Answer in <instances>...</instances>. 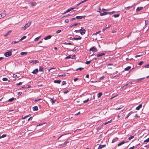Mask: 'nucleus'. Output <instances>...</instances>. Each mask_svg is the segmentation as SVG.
Listing matches in <instances>:
<instances>
[{
  "label": "nucleus",
  "mask_w": 149,
  "mask_h": 149,
  "mask_svg": "<svg viewBox=\"0 0 149 149\" xmlns=\"http://www.w3.org/2000/svg\"><path fill=\"white\" fill-rule=\"evenodd\" d=\"M98 12L100 13V15L101 16L106 15H107L108 14V12H104L103 13H102L100 11H98Z\"/></svg>",
  "instance_id": "6e6552de"
},
{
  "label": "nucleus",
  "mask_w": 149,
  "mask_h": 149,
  "mask_svg": "<svg viewBox=\"0 0 149 149\" xmlns=\"http://www.w3.org/2000/svg\"><path fill=\"white\" fill-rule=\"evenodd\" d=\"M141 56V55H136V56L135 57V58H137V57H140V56Z\"/></svg>",
  "instance_id": "0e129e2a"
},
{
  "label": "nucleus",
  "mask_w": 149,
  "mask_h": 149,
  "mask_svg": "<svg viewBox=\"0 0 149 149\" xmlns=\"http://www.w3.org/2000/svg\"><path fill=\"white\" fill-rule=\"evenodd\" d=\"M125 143V141H123L120 143H119L118 144V146H121V145Z\"/></svg>",
  "instance_id": "b1692460"
},
{
  "label": "nucleus",
  "mask_w": 149,
  "mask_h": 149,
  "mask_svg": "<svg viewBox=\"0 0 149 149\" xmlns=\"http://www.w3.org/2000/svg\"><path fill=\"white\" fill-rule=\"evenodd\" d=\"M13 77H14V78H15V77H17V75H16L15 74H13Z\"/></svg>",
  "instance_id": "603ef678"
},
{
  "label": "nucleus",
  "mask_w": 149,
  "mask_h": 149,
  "mask_svg": "<svg viewBox=\"0 0 149 149\" xmlns=\"http://www.w3.org/2000/svg\"><path fill=\"white\" fill-rule=\"evenodd\" d=\"M68 92V90H66L64 92V93L65 94L67 93Z\"/></svg>",
  "instance_id": "e2e57ef3"
},
{
  "label": "nucleus",
  "mask_w": 149,
  "mask_h": 149,
  "mask_svg": "<svg viewBox=\"0 0 149 149\" xmlns=\"http://www.w3.org/2000/svg\"><path fill=\"white\" fill-rule=\"evenodd\" d=\"M22 82H19V83H17L16 85L17 86L20 85L22 84Z\"/></svg>",
  "instance_id": "49530a36"
},
{
  "label": "nucleus",
  "mask_w": 149,
  "mask_h": 149,
  "mask_svg": "<svg viewBox=\"0 0 149 149\" xmlns=\"http://www.w3.org/2000/svg\"><path fill=\"white\" fill-rule=\"evenodd\" d=\"M40 36H38L37 38H35L34 39V41H37V40H38L40 38Z\"/></svg>",
  "instance_id": "e433bc0d"
},
{
  "label": "nucleus",
  "mask_w": 149,
  "mask_h": 149,
  "mask_svg": "<svg viewBox=\"0 0 149 149\" xmlns=\"http://www.w3.org/2000/svg\"><path fill=\"white\" fill-rule=\"evenodd\" d=\"M12 31L11 30L9 31L4 35V36L6 37Z\"/></svg>",
  "instance_id": "a211bd4d"
},
{
  "label": "nucleus",
  "mask_w": 149,
  "mask_h": 149,
  "mask_svg": "<svg viewBox=\"0 0 149 149\" xmlns=\"http://www.w3.org/2000/svg\"><path fill=\"white\" fill-rule=\"evenodd\" d=\"M31 63H39V61L37 60H34V61H30Z\"/></svg>",
  "instance_id": "f3484780"
},
{
  "label": "nucleus",
  "mask_w": 149,
  "mask_h": 149,
  "mask_svg": "<svg viewBox=\"0 0 149 149\" xmlns=\"http://www.w3.org/2000/svg\"><path fill=\"white\" fill-rule=\"evenodd\" d=\"M105 55V54L104 53H98L97 54V56L98 57H100L102 56H104Z\"/></svg>",
  "instance_id": "f8f14e48"
},
{
  "label": "nucleus",
  "mask_w": 149,
  "mask_h": 149,
  "mask_svg": "<svg viewBox=\"0 0 149 149\" xmlns=\"http://www.w3.org/2000/svg\"><path fill=\"white\" fill-rule=\"evenodd\" d=\"M12 55V52L11 51H9L5 52L4 55L5 56L9 57L11 56Z\"/></svg>",
  "instance_id": "f03ea898"
},
{
  "label": "nucleus",
  "mask_w": 149,
  "mask_h": 149,
  "mask_svg": "<svg viewBox=\"0 0 149 149\" xmlns=\"http://www.w3.org/2000/svg\"><path fill=\"white\" fill-rule=\"evenodd\" d=\"M74 8H70L69 9H68V10H67L65 12L63 13L64 14H65L66 13H68V12H70V11H71V10H73V9H74Z\"/></svg>",
  "instance_id": "9d476101"
},
{
  "label": "nucleus",
  "mask_w": 149,
  "mask_h": 149,
  "mask_svg": "<svg viewBox=\"0 0 149 149\" xmlns=\"http://www.w3.org/2000/svg\"><path fill=\"white\" fill-rule=\"evenodd\" d=\"M118 139V138H115L114 139H113L112 140V143H114V142H115L116 141H117V140Z\"/></svg>",
  "instance_id": "473e14b6"
},
{
  "label": "nucleus",
  "mask_w": 149,
  "mask_h": 149,
  "mask_svg": "<svg viewBox=\"0 0 149 149\" xmlns=\"http://www.w3.org/2000/svg\"><path fill=\"white\" fill-rule=\"evenodd\" d=\"M0 15L3 18L5 17L6 16V14L5 13H3L1 14Z\"/></svg>",
  "instance_id": "bb28decb"
},
{
  "label": "nucleus",
  "mask_w": 149,
  "mask_h": 149,
  "mask_svg": "<svg viewBox=\"0 0 149 149\" xmlns=\"http://www.w3.org/2000/svg\"><path fill=\"white\" fill-rule=\"evenodd\" d=\"M91 61V60L89 61H86L85 62V63L86 64H88L90 63Z\"/></svg>",
  "instance_id": "37998d69"
},
{
  "label": "nucleus",
  "mask_w": 149,
  "mask_h": 149,
  "mask_svg": "<svg viewBox=\"0 0 149 149\" xmlns=\"http://www.w3.org/2000/svg\"><path fill=\"white\" fill-rule=\"evenodd\" d=\"M69 22V19H67L65 20V23H68Z\"/></svg>",
  "instance_id": "052dcab7"
},
{
  "label": "nucleus",
  "mask_w": 149,
  "mask_h": 149,
  "mask_svg": "<svg viewBox=\"0 0 149 149\" xmlns=\"http://www.w3.org/2000/svg\"><path fill=\"white\" fill-rule=\"evenodd\" d=\"M26 37V36H23L22 38L21 39L19 40L20 41V40H23V39H25Z\"/></svg>",
  "instance_id": "ea45409f"
},
{
  "label": "nucleus",
  "mask_w": 149,
  "mask_h": 149,
  "mask_svg": "<svg viewBox=\"0 0 149 149\" xmlns=\"http://www.w3.org/2000/svg\"><path fill=\"white\" fill-rule=\"evenodd\" d=\"M134 137V136H131L130 137H129L128 139L129 140H131V139H133Z\"/></svg>",
  "instance_id": "72a5a7b5"
},
{
  "label": "nucleus",
  "mask_w": 149,
  "mask_h": 149,
  "mask_svg": "<svg viewBox=\"0 0 149 149\" xmlns=\"http://www.w3.org/2000/svg\"><path fill=\"white\" fill-rule=\"evenodd\" d=\"M149 142V138H148L147 139L144 141V142Z\"/></svg>",
  "instance_id": "79ce46f5"
},
{
  "label": "nucleus",
  "mask_w": 149,
  "mask_h": 149,
  "mask_svg": "<svg viewBox=\"0 0 149 149\" xmlns=\"http://www.w3.org/2000/svg\"><path fill=\"white\" fill-rule=\"evenodd\" d=\"M81 37L79 36H78V37H77V38H72V37H70V40H81Z\"/></svg>",
  "instance_id": "39448f33"
},
{
  "label": "nucleus",
  "mask_w": 149,
  "mask_h": 149,
  "mask_svg": "<svg viewBox=\"0 0 149 149\" xmlns=\"http://www.w3.org/2000/svg\"><path fill=\"white\" fill-rule=\"evenodd\" d=\"M58 147L60 148L63 147L65 146V144H59L58 145Z\"/></svg>",
  "instance_id": "4be33fe9"
},
{
  "label": "nucleus",
  "mask_w": 149,
  "mask_h": 149,
  "mask_svg": "<svg viewBox=\"0 0 149 149\" xmlns=\"http://www.w3.org/2000/svg\"><path fill=\"white\" fill-rule=\"evenodd\" d=\"M15 99V98L14 97H12L10 99H9L8 100V102H11L13 101Z\"/></svg>",
  "instance_id": "cd10ccee"
},
{
  "label": "nucleus",
  "mask_w": 149,
  "mask_h": 149,
  "mask_svg": "<svg viewBox=\"0 0 149 149\" xmlns=\"http://www.w3.org/2000/svg\"><path fill=\"white\" fill-rule=\"evenodd\" d=\"M133 113V112L132 111H130V112H129L128 114L127 115V117L126 118H127L130 115L132 114Z\"/></svg>",
  "instance_id": "c756f323"
},
{
  "label": "nucleus",
  "mask_w": 149,
  "mask_h": 149,
  "mask_svg": "<svg viewBox=\"0 0 149 149\" xmlns=\"http://www.w3.org/2000/svg\"><path fill=\"white\" fill-rule=\"evenodd\" d=\"M135 5V3H134V4L133 5H132V6H128V7H126L125 8V9H130L131 8H132Z\"/></svg>",
  "instance_id": "dca6fc26"
},
{
  "label": "nucleus",
  "mask_w": 149,
  "mask_h": 149,
  "mask_svg": "<svg viewBox=\"0 0 149 149\" xmlns=\"http://www.w3.org/2000/svg\"><path fill=\"white\" fill-rule=\"evenodd\" d=\"M65 75V74H63L61 75H59V77H63V76H64Z\"/></svg>",
  "instance_id": "680f3d73"
},
{
  "label": "nucleus",
  "mask_w": 149,
  "mask_h": 149,
  "mask_svg": "<svg viewBox=\"0 0 149 149\" xmlns=\"http://www.w3.org/2000/svg\"><path fill=\"white\" fill-rule=\"evenodd\" d=\"M6 134H3L1 136H0V139L2 138H4L6 137Z\"/></svg>",
  "instance_id": "2f4dec72"
},
{
  "label": "nucleus",
  "mask_w": 149,
  "mask_h": 149,
  "mask_svg": "<svg viewBox=\"0 0 149 149\" xmlns=\"http://www.w3.org/2000/svg\"><path fill=\"white\" fill-rule=\"evenodd\" d=\"M101 31H99L98 32H96L95 33H94L93 34V36L94 35H96L97 34L99 33Z\"/></svg>",
  "instance_id": "a19ab883"
},
{
  "label": "nucleus",
  "mask_w": 149,
  "mask_h": 149,
  "mask_svg": "<svg viewBox=\"0 0 149 149\" xmlns=\"http://www.w3.org/2000/svg\"><path fill=\"white\" fill-rule=\"evenodd\" d=\"M104 76H102V77H101L100 78V80H102L104 78Z\"/></svg>",
  "instance_id": "bf43d9fd"
},
{
  "label": "nucleus",
  "mask_w": 149,
  "mask_h": 149,
  "mask_svg": "<svg viewBox=\"0 0 149 149\" xmlns=\"http://www.w3.org/2000/svg\"><path fill=\"white\" fill-rule=\"evenodd\" d=\"M61 31V30H58L56 31V33H58L60 32Z\"/></svg>",
  "instance_id": "3c124183"
},
{
  "label": "nucleus",
  "mask_w": 149,
  "mask_h": 149,
  "mask_svg": "<svg viewBox=\"0 0 149 149\" xmlns=\"http://www.w3.org/2000/svg\"><path fill=\"white\" fill-rule=\"evenodd\" d=\"M27 54V52H21L20 53V54L22 55H26Z\"/></svg>",
  "instance_id": "c85d7f7f"
},
{
  "label": "nucleus",
  "mask_w": 149,
  "mask_h": 149,
  "mask_svg": "<svg viewBox=\"0 0 149 149\" xmlns=\"http://www.w3.org/2000/svg\"><path fill=\"white\" fill-rule=\"evenodd\" d=\"M89 100V98H88L87 100H84L83 101V102L84 103H86Z\"/></svg>",
  "instance_id": "c03bdc74"
},
{
  "label": "nucleus",
  "mask_w": 149,
  "mask_h": 149,
  "mask_svg": "<svg viewBox=\"0 0 149 149\" xmlns=\"http://www.w3.org/2000/svg\"><path fill=\"white\" fill-rule=\"evenodd\" d=\"M83 69H84V68H79L77 69L76 70L77 71L78 70H79L81 71V70H83Z\"/></svg>",
  "instance_id": "58836bf2"
},
{
  "label": "nucleus",
  "mask_w": 149,
  "mask_h": 149,
  "mask_svg": "<svg viewBox=\"0 0 149 149\" xmlns=\"http://www.w3.org/2000/svg\"><path fill=\"white\" fill-rule=\"evenodd\" d=\"M79 32L81 35H83L85 33L86 31L84 29L81 28L79 30Z\"/></svg>",
  "instance_id": "7ed1b4c3"
},
{
  "label": "nucleus",
  "mask_w": 149,
  "mask_h": 149,
  "mask_svg": "<svg viewBox=\"0 0 149 149\" xmlns=\"http://www.w3.org/2000/svg\"><path fill=\"white\" fill-rule=\"evenodd\" d=\"M103 126H102V125H101V126H100L99 127H97V129H98V130H100V129L102 128V127Z\"/></svg>",
  "instance_id": "13d9d810"
},
{
  "label": "nucleus",
  "mask_w": 149,
  "mask_h": 149,
  "mask_svg": "<svg viewBox=\"0 0 149 149\" xmlns=\"http://www.w3.org/2000/svg\"><path fill=\"white\" fill-rule=\"evenodd\" d=\"M115 13V12L114 11H112V12H108V14H110V15L112 14H113V13Z\"/></svg>",
  "instance_id": "de8ad7c7"
},
{
  "label": "nucleus",
  "mask_w": 149,
  "mask_h": 149,
  "mask_svg": "<svg viewBox=\"0 0 149 149\" xmlns=\"http://www.w3.org/2000/svg\"><path fill=\"white\" fill-rule=\"evenodd\" d=\"M50 101L51 103H52V104H53L54 103V102L55 101H54L52 99V98L50 100Z\"/></svg>",
  "instance_id": "4c0bfd02"
},
{
  "label": "nucleus",
  "mask_w": 149,
  "mask_h": 149,
  "mask_svg": "<svg viewBox=\"0 0 149 149\" xmlns=\"http://www.w3.org/2000/svg\"><path fill=\"white\" fill-rule=\"evenodd\" d=\"M71 55H69L68 56H67L66 57H65V59L70 58H71Z\"/></svg>",
  "instance_id": "a18cd8bd"
},
{
  "label": "nucleus",
  "mask_w": 149,
  "mask_h": 149,
  "mask_svg": "<svg viewBox=\"0 0 149 149\" xmlns=\"http://www.w3.org/2000/svg\"><path fill=\"white\" fill-rule=\"evenodd\" d=\"M2 80L3 81H7L8 79L7 78L4 77L2 79Z\"/></svg>",
  "instance_id": "c9c22d12"
},
{
  "label": "nucleus",
  "mask_w": 149,
  "mask_h": 149,
  "mask_svg": "<svg viewBox=\"0 0 149 149\" xmlns=\"http://www.w3.org/2000/svg\"><path fill=\"white\" fill-rule=\"evenodd\" d=\"M38 72V70L37 68H36L33 70L32 73L33 74H36Z\"/></svg>",
  "instance_id": "1a4fd4ad"
},
{
  "label": "nucleus",
  "mask_w": 149,
  "mask_h": 149,
  "mask_svg": "<svg viewBox=\"0 0 149 149\" xmlns=\"http://www.w3.org/2000/svg\"><path fill=\"white\" fill-rule=\"evenodd\" d=\"M39 70L40 72H42L43 71V68L42 66H39Z\"/></svg>",
  "instance_id": "6ab92c4d"
},
{
  "label": "nucleus",
  "mask_w": 149,
  "mask_h": 149,
  "mask_svg": "<svg viewBox=\"0 0 149 149\" xmlns=\"http://www.w3.org/2000/svg\"><path fill=\"white\" fill-rule=\"evenodd\" d=\"M22 93L21 92H18L17 95H21Z\"/></svg>",
  "instance_id": "864d4df0"
},
{
  "label": "nucleus",
  "mask_w": 149,
  "mask_h": 149,
  "mask_svg": "<svg viewBox=\"0 0 149 149\" xmlns=\"http://www.w3.org/2000/svg\"><path fill=\"white\" fill-rule=\"evenodd\" d=\"M102 92L99 93L97 95L98 98L100 97L102 95Z\"/></svg>",
  "instance_id": "393cba45"
},
{
  "label": "nucleus",
  "mask_w": 149,
  "mask_h": 149,
  "mask_svg": "<svg viewBox=\"0 0 149 149\" xmlns=\"http://www.w3.org/2000/svg\"><path fill=\"white\" fill-rule=\"evenodd\" d=\"M33 109L34 111H36L38 110V107L36 106L33 107Z\"/></svg>",
  "instance_id": "aec40b11"
},
{
  "label": "nucleus",
  "mask_w": 149,
  "mask_h": 149,
  "mask_svg": "<svg viewBox=\"0 0 149 149\" xmlns=\"http://www.w3.org/2000/svg\"><path fill=\"white\" fill-rule=\"evenodd\" d=\"M143 63V61H142L141 62H140L139 63V65H142Z\"/></svg>",
  "instance_id": "8fccbe9b"
},
{
  "label": "nucleus",
  "mask_w": 149,
  "mask_h": 149,
  "mask_svg": "<svg viewBox=\"0 0 149 149\" xmlns=\"http://www.w3.org/2000/svg\"><path fill=\"white\" fill-rule=\"evenodd\" d=\"M37 3L35 2H31L28 3V5L30 6H36V5Z\"/></svg>",
  "instance_id": "20e7f679"
},
{
  "label": "nucleus",
  "mask_w": 149,
  "mask_h": 149,
  "mask_svg": "<svg viewBox=\"0 0 149 149\" xmlns=\"http://www.w3.org/2000/svg\"><path fill=\"white\" fill-rule=\"evenodd\" d=\"M61 82V81L60 80H55L54 81V82L55 83L60 84Z\"/></svg>",
  "instance_id": "a878e982"
},
{
  "label": "nucleus",
  "mask_w": 149,
  "mask_h": 149,
  "mask_svg": "<svg viewBox=\"0 0 149 149\" xmlns=\"http://www.w3.org/2000/svg\"><path fill=\"white\" fill-rule=\"evenodd\" d=\"M142 107V105L141 104H139L138 107H137L136 109L137 110H139Z\"/></svg>",
  "instance_id": "9b49d317"
},
{
  "label": "nucleus",
  "mask_w": 149,
  "mask_h": 149,
  "mask_svg": "<svg viewBox=\"0 0 149 149\" xmlns=\"http://www.w3.org/2000/svg\"><path fill=\"white\" fill-rule=\"evenodd\" d=\"M134 146H133L129 148L128 149H134Z\"/></svg>",
  "instance_id": "774afa93"
},
{
  "label": "nucleus",
  "mask_w": 149,
  "mask_h": 149,
  "mask_svg": "<svg viewBox=\"0 0 149 149\" xmlns=\"http://www.w3.org/2000/svg\"><path fill=\"white\" fill-rule=\"evenodd\" d=\"M90 51H92L93 52H96L97 51V49L94 47H93L89 49Z\"/></svg>",
  "instance_id": "423d86ee"
},
{
  "label": "nucleus",
  "mask_w": 149,
  "mask_h": 149,
  "mask_svg": "<svg viewBox=\"0 0 149 149\" xmlns=\"http://www.w3.org/2000/svg\"><path fill=\"white\" fill-rule=\"evenodd\" d=\"M66 84V82L65 81H63L62 83V84H61V85H63L64 84Z\"/></svg>",
  "instance_id": "5fc2aeb1"
},
{
  "label": "nucleus",
  "mask_w": 149,
  "mask_h": 149,
  "mask_svg": "<svg viewBox=\"0 0 149 149\" xmlns=\"http://www.w3.org/2000/svg\"><path fill=\"white\" fill-rule=\"evenodd\" d=\"M106 146L105 145H100L98 148V149H101L105 147Z\"/></svg>",
  "instance_id": "4468645a"
},
{
  "label": "nucleus",
  "mask_w": 149,
  "mask_h": 149,
  "mask_svg": "<svg viewBox=\"0 0 149 149\" xmlns=\"http://www.w3.org/2000/svg\"><path fill=\"white\" fill-rule=\"evenodd\" d=\"M75 18H72L70 21H72L74 20H75Z\"/></svg>",
  "instance_id": "338daca9"
},
{
  "label": "nucleus",
  "mask_w": 149,
  "mask_h": 149,
  "mask_svg": "<svg viewBox=\"0 0 149 149\" xmlns=\"http://www.w3.org/2000/svg\"><path fill=\"white\" fill-rule=\"evenodd\" d=\"M143 8V7H139L136 8V11H139L141 10Z\"/></svg>",
  "instance_id": "2eb2a0df"
},
{
  "label": "nucleus",
  "mask_w": 149,
  "mask_h": 149,
  "mask_svg": "<svg viewBox=\"0 0 149 149\" xmlns=\"http://www.w3.org/2000/svg\"><path fill=\"white\" fill-rule=\"evenodd\" d=\"M85 17V16H77L76 17V18L77 19H81L82 18H84Z\"/></svg>",
  "instance_id": "0eeeda50"
},
{
  "label": "nucleus",
  "mask_w": 149,
  "mask_h": 149,
  "mask_svg": "<svg viewBox=\"0 0 149 149\" xmlns=\"http://www.w3.org/2000/svg\"><path fill=\"white\" fill-rule=\"evenodd\" d=\"M119 16V14H116V15H113V16L115 18L118 17Z\"/></svg>",
  "instance_id": "f704fd0d"
},
{
  "label": "nucleus",
  "mask_w": 149,
  "mask_h": 149,
  "mask_svg": "<svg viewBox=\"0 0 149 149\" xmlns=\"http://www.w3.org/2000/svg\"><path fill=\"white\" fill-rule=\"evenodd\" d=\"M111 121V120L110 121H109L107 122H105V123H103L102 125V126H103L107 124H108L109 123H110Z\"/></svg>",
  "instance_id": "412c9836"
},
{
  "label": "nucleus",
  "mask_w": 149,
  "mask_h": 149,
  "mask_svg": "<svg viewBox=\"0 0 149 149\" xmlns=\"http://www.w3.org/2000/svg\"><path fill=\"white\" fill-rule=\"evenodd\" d=\"M107 29V28H104L102 29V31H104L106 29Z\"/></svg>",
  "instance_id": "69168bd1"
},
{
  "label": "nucleus",
  "mask_w": 149,
  "mask_h": 149,
  "mask_svg": "<svg viewBox=\"0 0 149 149\" xmlns=\"http://www.w3.org/2000/svg\"><path fill=\"white\" fill-rule=\"evenodd\" d=\"M145 67L146 68H149V64L146 65L145 66Z\"/></svg>",
  "instance_id": "6e6d98bb"
},
{
  "label": "nucleus",
  "mask_w": 149,
  "mask_h": 149,
  "mask_svg": "<svg viewBox=\"0 0 149 149\" xmlns=\"http://www.w3.org/2000/svg\"><path fill=\"white\" fill-rule=\"evenodd\" d=\"M42 100L41 99H39L35 100V102H37V101H39L40 100Z\"/></svg>",
  "instance_id": "4d7b16f0"
},
{
  "label": "nucleus",
  "mask_w": 149,
  "mask_h": 149,
  "mask_svg": "<svg viewBox=\"0 0 149 149\" xmlns=\"http://www.w3.org/2000/svg\"><path fill=\"white\" fill-rule=\"evenodd\" d=\"M20 41V40H19V41H13L12 42H11V44H15V43H18V42H19Z\"/></svg>",
  "instance_id": "7c9ffc66"
},
{
  "label": "nucleus",
  "mask_w": 149,
  "mask_h": 149,
  "mask_svg": "<svg viewBox=\"0 0 149 149\" xmlns=\"http://www.w3.org/2000/svg\"><path fill=\"white\" fill-rule=\"evenodd\" d=\"M51 37H52L51 36H50V35L48 36H47L45 37L44 38V39L46 40H47L48 39H49L51 38Z\"/></svg>",
  "instance_id": "ddd939ff"
},
{
  "label": "nucleus",
  "mask_w": 149,
  "mask_h": 149,
  "mask_svg": "<svg viewBox=\"0 0 149 149\" xmlns=\"http://www.w3.org/2000/svg\"><path fill=\"white\" fill-rule=\"evenodd\" d=\"M131 68V67L130 66H128L126 68H125V71H128L130 70Z\"/></svg>",
  "instance_id": "5701e85b"
},
{
  "label": "nucleus",
  "mask_w": 149,
  "mask_h": 149,
  "mask_svg": "<svg viewBox=\"0 0 149 149\" xmlns=\"http://www.w3.org/2000/svg\"><path fill=\"white\" fill-rule=\"evenodd\" d=\"M29 115L25 116L24 117H22V119H25L27 117L29 116Z\"/></svg>",
  "instance_id": "09e8293b"
},
{
  "label": "nucleus",
  "mask_w": 149,
  "mask_h": 149,
  "mask_svg": "<svg viewBox=\"0 0 149 149\" xmlns=\"http://www.w3.org/2000/svg\"><path fill=\"white\" fill-rule=\"evenodd\" d=\"M31 22H28L27 23H26L24 26L23 27L22 29L24 30H25L28 27H29L31 25Z\"/></svg>",
  "instance_id": "f257e3e1"
}]
</instances>
